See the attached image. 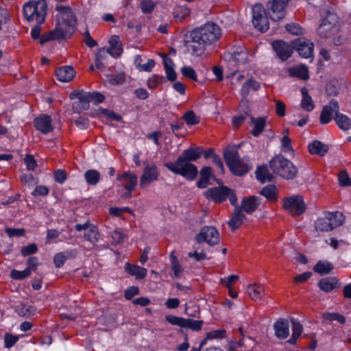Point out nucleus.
Wrapping results in <instances>:
<instances>
[{
	"instance_id": "nucleus-36",
	"label": "nucleus",
	"mask_w": 351,
	"mask_h": 351,
	"mask_svg": "<svg viewBox=\"0 0 351 351\" xmlns=\"http://www.w3.org/2000/svg\"><path fill=\"white\" fill-rule=\"evenodd\" d=\"M256 176L257 180L262 183L271 182L273 180V176L269 172L267 167L265 165L258 167Z\"/></svg>"
},
{
	"instance_id": "nucleus-49",
	"label": "nucleus",
	"mask_w": 351,
	"mask_h": 351,
	"mask_svg": "<svg viewBox=\"0 0 351 351\" xmlns=\"http://www.w3.org/2000/svg\"><path fill=\"white\" fill-rule=\"evenodd\" d=\"M155 7L156 3L152 0H142L141 2V9L144 14L151 13Z\"/></svg>"
},
{
	"instance_id": "nucleus-40",
	"label": "nucleus",
	"mask_w": 351,
	"mask_h": 351,
	"mask_svg": "<svg viewBox=\"0 0 351 351\" xmlns=\"http://www.w3.org/2000/svg\"><path fill=\"white\" fill-rule=\"evenodd\" d=\"M252 123L254 128L252 130V134L254 136H258L264 130L265 126L266 119L265 117L252 118Z\"/></svg>"
},
{
	"instance_id": "nucleus-27",
	"label": "nucleus",
	"mask_w": 351,
	"mask_h": 351,
	"mask_svg": "<svg viewBox=\"0 0 351 351\" xmlns=\"http://www.w3.org/2000/svg\"><path fill=\"white\" fill-rule=\"evenodd\" d=\"M125 269L130 275L134 276L137 280L143 279L147 273V269L130 263L125 265Z\"/></svg>"
},
{
	"instance_id": "nucleus-35",
	"label": "nucleus",
	"mask_w": 351,
	"mask_h": 351,
	"mask_svg": "<svg viewBox=\"0 0 351 351\" xmlns=\"http://www.w3.org/2000/svg\"><path fill=\"white\" fill-rule=\"evenodd\" d=\"M190 12V9L186 5H176L173 10L172 15L177 21H182Z\"/></svg>"
},
{
	"instance_id": "nucleus-42",
	"label": "nucleus",
	"mask_w": 351,
	"mask_h": 351,
	"mask_svg": "<svg viewBox=\"0 0 351 351\" xmlns=\"http://www.w3.org/2000/svg\"><path fill=\"white\" fill-rule=\"evenodd\" d=\"M100 173L95 169H89L84 173L86 182L89 185H96L100 180Z\"/></svg>"
},
{
	"instance_id": "nucleus-30",
	"label": "nucleus",
	"mask_w": 351,
	"mask_h": 351,
	"mask_svg": "<svg viewBox=\"0 0 351 351\" xmlns=\"http://www.w3.org/2000/svg\"><path fill=\"white\" fill-rule=\"evenodd\" d=\"M308 150L311 154L324 156L328 151V146L319 141H314L308 145Z\"/></svg>"
},
{
	"instance_id": "nucleus-38",
	"label": "nucleus",
	"mask_w": 351,
	"mask_h": 351,
	"mask_svg": "<svg viewBox=\"0 0 351 351\" xmlns=\"http://www.w3.org/2000/svg\"><path fill=\"white\" fill-rule=\"evenodd\" d=\"M319 287L322 291L328 292L337 287V280L335 278H325L319 280Z\"/></svg>"
},
{
	"instance_id": "nucleus-64",
	"label": "nucleus",
	"mask_w": 351,
	"mask_h": 351,
	"mask_svg": "<svg viewBox=\"0 0 351 351\" xmlns=\"http://www.w3.org/2000/svg\"><path fill=\"white\" fill-rule=\"evenodd\" d=\"M49 189L43 185H40L36 187V189L32 192V195L34 197L37 196H45L49 194Z\"/></svg>"
},
{
	"instance_id": "nucleus-25",
	"label": "nucleus",
	"mask_w": 351,
	"mask_h": 351,
	"mask_svg": "<svg viewBox=\"0 0 351 351\" xmlns=\"http://www.w3.org/2000/svg\"><path fill=\"white\" fill-rule=\"evenodd\" d=\"M245 218L241 208L239 206H236L232 218L228 222V226L234 230L241 226Z\"/></svg>"
},
{
	"instance_id": "nucleus-19",
	"label": "nucleus",
	"mask_w": 351,
	"mask_h": 351,
	"mask_svg": "<svg viewBox=\"0 0 351 351\" xmlns=\"http://www.w3.org/2000/svg\"><path fill=\"white\" fill-rule=\"evenodd\" d=\"M35 128L41 133L46 134L53 130L51 117L47 114H41L34 119Z\"/></svg>"
},
{
	"instance_id": "nucleus-33",
	"label": "nucleus",
	"mask_w": 351,
	"mask_h": 351,
	"mask_svg": "<svg viewBox=\"0 0 351 351\" xmlns=\"http://www.w3.org/2000/svg\"><path fill=\"white\" fill-rule=\"evenodd\" d=\"M71 98L76 97L79 99L78 106H81V108L86 110L89 107V103L90 102V93L78 92L72 93L71 95Z\"/></svg>"
},
{
	"instance_id": "nucleus-13",
	"label": "nucleus",
	"mask_w": 351,
	"mask_h": 351,
	"mask_svg": "<svg viewBox=\"0 0 351 351\" xmlns=\"http://www.w3.org/2000/svg\"><path fill=\"white\" fill-rule=\"evenodd\" d=\"M293 47L298 52L300 56L304 58L312 57L314 45L305 38H299L293 43Z\"/></svg>"
},
{
	"instance_id": "nucleus-50",
	"label": "nucleus",
	"mask_w": 351,
	"mask_h": 351,
	"mask_svg": "<svg viewBox=\"0 0 351 351\" xmlns=\"http://www.w3.org/2000/svg\"><path fill=\"white\" fill-rule=\"evenodd\" d=\"M30 272L29 269H24L23 271H18L16 269H12L10 271V276L12 279L14 280H23L26 278L30 275Z\"/></svg>"
},
{
	"instance_id": "nucleus-23",
	"label": "nucleus",
	"mask_w": 351,
	"mask_h": 351,
	"mask_svg": "<svg viewBox=\"0 0 351 351\" xmlns=\"http://www.w3.org/2000/svg\"><path fill=\"white\" fill-rule=\"evenodd\" d=\"M203 153V150L200 147H196L194 148H189L185 149L181 156L178 158H181L182 160L190 162L191 161H196L199 159Z\"/></svg>"
},
{
	"instance_id": "nucleus-31",
	"label": "nucleus",
	"mask_w": 351,
	"mask_h": 351,
	"mask_svg": "<svg viewBox=\"0 0 351 351\" xmlns=\"http://www.w3.org/2000/svg\"><path fill=\"white\" fill-rule=\"evenodd\" d=\"M75 256L76 252L75 250L59 252L55 254L53 262L57 267H61L67 259L74 258Z\"/></svg>"
},
{
	"instance_id": "nucleus-12",
	"label": "nucleus",
	"mask_w": 351,
	"mask_h": 351,
	"mask_svg": "<svg viewBox=\"0 0 351 351\" xmlns=\"http://www.w3.org/2000/svg\"><path fill=\"white\" fill-rule=\"evenodd\" d=\"M159 171L157 167L154 164H147L140 178V187L145 188L152 182L157 181L159 177Z\"/></svg>"
},
{
	"instance_id": "nucleus-46",
	"label": "nucleus",
	"mask_w": 351,
	"mask_h": 351,
	"mask_svg": "<svg viewBox=\"0 0 351 351\" xmlns=\"http://www.w3.org/2000/svg\"><path fill=\"white\" fill-rule=\"evenodd\" d=\"M261 194L270 201H274L277 199L276 188L271 184L265 186L261 190Z\"/></svg>"
},
{
	"instance_id": "nucleus-44",
	"label": "nucleus",
	"mask_w": 351,
	"mask_h": 351,
	"mask_svg": "<svg viewBox=\"0 0 351 351\" xmlns=\"http://www.w3.org/2000/svg\"><path fill=\"white\" fill-rule=\"evenodd\" d=\"M171 270L173 272V275L176 278H180L183 272V268L180 265L178 258L174 255L173 252L170 254Z\"/></svg>"
},
{
	"instance_id": "nucleus-4",
	"label": "nucleus",
	"mask_w": 351,
	"mask_h": 351,
	"mask_svg": "<svg viewBox=\"0 0 351 351\" xmlns=\"http://www.w3.org/2000/svg\"><path fill=\"white\" fill-rule=\"evenodd\" d=\"M47 8V5L45 0L29 1L23 5V16L29 22L40 25L45 21Z\"/></svg>"
},
{
	"instance_id": "nucleus-48",
	"label": "nucleus",
	"mask_w": 351,
	"mask_h": 351,
	"mask_svg": "<svg viewBox=\"0 0 351 351\" xmlns=\"http://www.w3.org/2000/svg\"><path fill=\"white\" fill-rule=\"evenodd\" d=\"M16 311L21 316L30 317L35 314L36 308L30 305L21 304L17 307Z\"/></svg>"
},
{
	"instance_id": "nucleus-29",
	"label": "nucleus",
	"mask_w": 351,
	"mask_h": 351,
	"mask_svg": "<svg viewBox=\"0 0 351 351\" xmlns=\"http://www.w3.org/2000/svg\"><path fill=\"white\" fill-rule=\"evenodd\" d=\"M109 44L108 53L114 58L119 57L123 52L119 36H112L109 40Z\"/></svg>"
},
{
	"instance_id": "nucleus-56",
	"label": "nucleus",
	"mask_w": 351,
	"mask_h": 351,
	"mask_svg": "<svg viewBox=\"0 0 351 351\" xmlns=\"http://www.w3.org/2000/svg\"><path fill=\"white\" fill-rule=\"evenodd\" d=\"M291 139L287 134H285L281 141L282 150L285 153H293V149L291 145Z\"/></svg>"
},
{
	"instance_id": "nucleus-37",
	"label": "nucleus",
	"mask_w": 351,
	"mask_h": 351,
	"mask_svg": "<svg viewBox=\"0 0 351 351\" xmlns=\"http://www.w3.org/2000/svg\"><path fill=\"white\" fill-rule=\"evenodd\" d=\"M259 88V82L253 79H250L242 85L241 89V94L243 96V97H246L248 95L250 90L251 89L253 90H257Z\"/></svg>"
},
{
	"instance_id": "nucleus-32",
	"label": "nucleus",
	"mask_w": 351,
	"mask_h": 351,
	"mask_svg": "<svg viewBox=\"0 0 351 351\" xmlns=\"http://www.w3.org/2000/svg\"><path fill=\"white\" fill-rule=\"evenodd\" d=\"M289 73L292 77H296L304 80L309 77L308 68L303 64L290 68Z\"/></svg>"
},
{
	"instance_id": "nucleus-9",
	"label": "nucleus",
	"mask_w": 351,
	"mask_h": 351,
	"mask_svg": "<svg viewBox=\"0 0 351 351\" xmlns=\"http://www.w3.org/2000/svg\"><path fill=\"white\" fill-rule=\"evenodd\" d=\"M195 240L197 243L205 242L213 246L219 243V234L213 226H204L196 235Z\"/></svg>"
},
{
	"instance_id": "nucleus-63",
	"label": "nucleus",
	"mask_w": 351,
	"mask_h": 351,
	"mask_svg": "<svg viewBox=\"0 0 351 351\" xmlns=\"http://www.w3.org/2000/svg\"><path fill=\"white\" fill-rule=\"evenodd\" d=\"M24 162L27 170L34 171L37 166V162L32 155H27L24 159Z\"/></svg>"
},
{
	"instance_id": "nucleus-45",
	"label": "nucleus",
	"mask_w": 351,
	"mask_h": 351,
	"mask_svg": "<svg viewBox=\"0 0 351 351\" xmlns=\"http://www.w3.org/2000/svg\"><path fill=\"white\" fill-rule=\"evenodd\" d=\"M84 238L92 244H96L99 241V232L95 226H92L84 232Z\"/></svg>"
},
{
	"instance_id": "nucleus-60",
	"label": "nucleus",
	"mask_w": 351,
	"mask_h": 351,
	"mask_svg": "<svg viewBox=\"0 0 351 351\" xmlns=\"http://www.w3.org/2000/svg\"><path fill=\"white\" fill-rule=\"evenodd\" d=\"M165 319L171 325L182 327L184 322L183 317H177L173 315H166Z\"/></svg>"
},
{
	"instance_id": "nucleus-10",
	"label": "nucleus",
	"mask_w": 351,
	"mask_h": 351,
	"mask_svg": "<svg viewBox=\"0 0 351 351\" xmlns=\"http://www.w3.org/2000/svg\"><path fill=\"white\" fill-rule=\"evenodd\" d=\"M283 207L292 215H300L306 210V204L300 195H295L284 200Z\"/></svg>"
},
{
	"instance_id": "nucleus-14",
	"label": "nucleus",
	"mask_w": 351,
	"mask_h": 351,
	"mask_svg": "<svg viewBox=\"0 0 351 351\" xmlns=\"http://www.w3.org/2000/svg\"><path fill=\"white\" fill-rule=\"evenodd\" d=\"M230 195V189L227 186H215L207 189L204 195L209 200L221 203L228 198Z\"/></svg>"
},
{
	"instance_id": "nucleus-7",
	"label": "nucleus",
	"mask_w": 351,
	"mask_h": 351,
	"mask_svg": "<svg viewBox=\"0 0 351 351\" xmlns=\"http://www.w3.org/2000/svg\"><path fill=\"white\" fill-rule=\"evenodd\" d=\"M165 167L171 172L180 175L188 180H193L197 175V169L195 165L178 158L174 162H167Z\"/></svg>"
},
{
	"instance_id": "nucleus-3",
	"label": "nucleus",
	"mask_w": 351,
	"mask_h": 351,
	"mask_svg": "<svg viewBox=\"0 0 351 351\" xmlns=\"http://www.w3.org/2000/svg\"><path fill=\"white\" fill-rule=\"evenodd\" d=\"M223 156L230 171L235 176H243L252 169L249 159L245 157L241 158L235 147H227L223 151Z\"/></svg>"
},
{
	"instance_id": "nucleus-21",
	"label": "nucleus",
	"mask_w": 351,
	"mask_h": 351,
	"mask_svg": "<svg viewBox=\"0 0 351 351\" xmlns=\"http://www.w3.org/2000/svg\"><path fill=\"white\" fill-rule=\"evenodd\" d=\"M275 335L278 339H285L289 335V322L285 319H278L274 325Z\"/></svg>"
},
{
	"instance_id": "nucleus-22",
	"label": "nucleus",
	"mask_w": 351,
	"mask_h": 351,
	"mask_svg": "<svg viewBox=\"0 0 351 351\" xmlns=\"http://www.w3.org/2000/svg\"><path fill=\"white\" fill-rule=\"evenodd\" d=\"M259 204L260 201L257 197L250 196L243 198L240 208L247 214H251L256 210Z\"/></svg>"
},
{
	"instance_id": "nucleus-20",
	"label": "nucleus",
	"mask_w": 351,
	"mask_h": 351,
	"mask_svg": "<svg viewBox=\"0 0 351 351\" xmlns=\"http://www.w3.org/2000/svg\"><path fill=\"white\" fill-rule=\"evenodd\" d=\"M117 180L122 182L125 189L134 190L137 184V176L133 173L127 171L120 174Z\"/></svg>"
},
{
	"instance_id": "nucleus-2",
	"label": "nucleus",
	"mask_w": 351,
	"mask_h": 351,
	"mask_svg": "<svg viewBox=\"0 0 351 351\" xmlns=\"http://www.w3.org/2000/svg\"><path fill=\"white\" fill-rule=\"evenodd\" d=\"M221 35V29L214 23H206L192 30L190 40L186 41L188 51L195 56H202L206 47L219 40Z\"/></svg>"
},
{
	"instance_id": "nucleus-61",
	"label": "nucleus",
	"mask_w": 351,
	"mask_h": 351,
	"mask_svg": "<svg viewBox=\"0 0 351 351\" xmlns=\"http://www.w3.org/2000/svg\"><path fill=\"white\" fill-rule=\"evenodd\" d=\"M5 232L10 237H14L24 236L25 231L23 228H6Z\"/></svg>"
},
{
	"instance_id": "nucleus-6",
	"label": "nucleus",
	"mask_w": 351,
	"mask_h": 351,
	"mask_svg": "<svg viewBox=\"0 0 351 351\" xmlns=\"http://www.w3.org/2000/svg\"><path fill=\"white\" fill-rule=\"evenodd\" d=\"M269 166L272 171L287 180L293 179L298 173L296 167L288 159L277 156L270 161Z\"/></svg>"
},
{
	"instance_id": "nucleus-5",
	"label": "nucleus",
	"mask_w": 351,
	"mask_h": 351,
	"mask_svg": "<svg viewBox=\"0 0 351 351\" xmlns=\"http://www.w3.org/2000/svg\"><path fill=\"white\" fill-rule=\"evenodd\" d=\"M343 215L340 212H326L318 217L314 222V229L320 235V233L329 232L341 226L343 222Z\"/></svg>"
},
{
	"instance_id": "nucleus-18",
	"label": "nucleus",
	"mask_w": 351,
	"mask_h": 351,
	"mask_svg": "<svg viewBox=\"0 0 351 351\" xmlns=\"http://www.w3.org/2000/svg\"><path fill=\"white\" fill-rule=\"evenodd\" d=\"M272 47L278 57L283 61L287 60L293 52V47L282 40L273 42Z\"/></svg>"
},
{
	"instance_id": "nucleus-17",
	"label": "nucleus",
	"mask_w": 351,
	"mask_h": 351,
	"mask_svg": "<svg viewBox=\"0 0 351 351\" xmlns=\"http://www.w3.org/2000/svg\"><path fill=\"white\" fill-rule=\"evenodd\" d=\"M289 0H272L269 3L271 19L278 21L285 16V8Z\"/></svg>"
},
{
	"instance_id": "nucleus-41",
	"label": "nucleus",
	"mask_w": 351,
	"mask_h": 351,
	"mask_svg": "<svg viewBox=\"0 0 351 351\" xmlns=\"http://www.w3.org/2000/svg\"><path fill=\"white\" fill-rule=\"evenodd\" d=\"M335 121L338 127L342 130H348L351 128V119L346 115L338 112L335 117Z\"/></svg>"
},
{
	"instance_id": "nucleus-8",
	"label": "nucleus",
	"mask_w": 351,
	"mask_h": 351,
	"mask_svg": "<svg viewBox=\"0 0 351 351\" xmlns=\"http://www.w3.org/2000/svg\"><path fill=\"white\" fill-rule=\"evenodd\" d=\"M339 30V18L335 13L328 12L317 28V34L321 38H330Z\"/></svg>"
},
{
	"instance_id": "nucleus-47",
	"label": "nucleus",
	"mask_w": 351,
	"mask_h": 351,
	"mask_svg": "<svg viewBox=\"0 0 351 351\" xmlns=\"http://www.w3.org/2000/svg\"><path fill=\"white\" fill-rule=\"evenodd\" d=\"M332 269L333 267L330 263L327 261H319L315 265L314 271L323 275L328 274Z\"/></svg>"
},
{
	"instance_id": "nucleus-52",
	"label": "nucleus",
	"mask_w": 351,
	"mask_h": 351,
	"mask_svg": "<svg viewBox=\"0 0 351 351\" xmlns=\"http://www.w3.org/2000/svg\"><path fill=\"white\" fill-rule=\"evenodd\" d=\"M183 119L188 125H195L199 121V118L193 111H187L183 115Z\"/></svg>"
},
{
	"instance_id": "nucleus-54",
	"label": "nucleus",
	"mask_w": 351,
	"mask_h": 351,
	"mask_svg": "<svg viewBox=\"0 0 351 351\" xmlns=\"http://www.w3.org/2000/svg\"><path fill=\"white\" fill-rule=\"evenodd\" d=\"M164 77L157 75H152L147 80V84L149 88H155L160 83H162Z\"/></svg>"
},
{
	"instance_id": "nucleus-15",
	"label": "nucleus",
	"mask_w": 351,
	"mask_h": 351,
	"mask_svg": "<svg viewBox=\"0 0 351 351\" xmlns=\"http://www.w3.org/2000/svg\"><path fill=\"white\" fill-rule=\"evenodd\" d=\"M225 58L237 65L244 64L248 60V53L245 48L237 47L232 51L226 53Z\"/></svg>"
},
{
	"instance_id": "nucleus-55",
	"label": "nucleus",
	"mask_w": 351,
	"mask_h": 351,
	"mask_svg": "<svg viewBox=\"0 0 351 351\" xmlns=\"http://www.w3.org/2000/svg\"><path fill=\"white\" fill-rule=\"evenodd\" d=\"M182 74L193 81H197V74L195 70L191 66H184L180 69Z\"/></svg>"
},
{
	"instance_id": "nucleus-39",
	"label": "nucleus",
	"mask_w": 351,
	"mask_h": 351,
	"mask_svg": "<svg viewBox=\"0 0 351 351\" xmlns=\"http://www.w3.org/2000/svg\"><path fill=\"white\" fill-rule=\"evenodd\" d=\"M291 323H292L293 332H292V336L288 340V342L290 344H295L297 341V339H298V337L301 335V334L302 332L303 327L299 322L296 321L294 319H291Z\"/></svg>"
},
{
	"instance_id": "nucleus-28",
	"label": "nucleus",
	"mask_w": 351,
	"mask_h": 351,
	"mask_svg": "<svg viewBox=\"0 0 351 351\" xmlns=\"http://www.w3.org/2000/svg\"><path fill=\"white\" fill-rule=\"evenodd\" d=\"M247 292L252 300L258 301L263 298L265 294V289L262 285L252 284L247 287Z\"/></svg>"
},
{
	"instance_id": "nucleus-43",
	"label": "nucleus",
	"mask_w": 351,
	"mask_h": 351,
	"mask_svg": "<svg viewBox=\"0 0 351 351\" xmlns=\"http://www.w3.org/2000/svg\"><path fill=\"white\" fill-rule=\"evenodd\" d=\"M204 322L202 320H194L192 319L184 318L182 328L191 329L194 331H199L202 329Z\"/></svg>"
},
{
	"instance_id": "nucleus-51",
	"label": "nucleus",
	"mask_w": 351,
	"mask_h": 351,
	"mask_svg": "<svg viewBox=\"0 0 351 351\" xmlns=\"http://www.w3.org/2000/svg\"><path fill=\"white\" fill-rule=\"evenodd\" d=\"M324 318L325 320H328L330 322L332 321H337L341 324H344L346 322V318L343 315L339 313H328L324 315Z\"/></svg>"
},
{
	"instance_id": "nucleus-57",
	"label": "nucleus",
	"mask_w": 351,
	"mask_h": 351,
	"mask_svg": "<svg viewBox=\"0 0 351 351\" xmlns=\"http://www.w3.org/2000/svg\"><path fill=\"white\" fill-rule=\"evenodd\" d=\"M338 179L341 186H348L351 185V179L346 171H341L339 173Z\"/></svg>"
},
{
	"instance_id": "nucleus-53",
	"label": "nucleus",
	"mask_w": 351,
	"mask_h": 351,
	"mask_svg": "<svg viewBox=\"0 0 351 351\" xmlns=\"http://www.w3.org/2000/svg\"><path fill=\"white\" fill-rule=\"evenodd\" d=\"M108 82L112 85H120L125 82V76L122 73L108 75Z\"/></svg>"
},
{
	"instance_id": "nucleus-34",
	"label": "nucleus",
	"mask_w": 351,
	"mask_h": 351,
	"mask_svg": "<svg viewBox=\"0 0 351 351\" xmlns=\"http://www.w3.org/2000/svg\"><path fill=\"white\" fill-rule=\"evenodd\" d=\"M301 93L302 99L301 101V106L303 109L308 112H311L314 109V104L311 97L308 95V89L305 87L302 88Z\"/></svg>"
},
{
	"instance_id": "nucleus-62",
	"label": "nucleus",
	"mask_w": 351,
	"mask_h": 351,
	"mask_svg": "<svg viewBox=\"0 0 351 351\" xmlns=\"http://www.w3.org/2000/svg\"><path fill=\"white\" fill-rule=\"evenodd\" d=\"M38 251L37 245L34 243L29 244L21 248V253L23 256L35 254Z\"/></svg>"
},
{
	"instance_id": "nucleus-26",
	"label": "nucleus",
	"mask_w": 351,
	"mask_h": 351,
	"mask_svg": "<svg viewBox=\"0 0 351 351\" xmlns=\"http://www.w3.org/2000/svg\"><path fill=\"white\" fill-rule=\"evenodd\" d=\"M162 60L167 80L169 81H175L177 78V74L174 70V63L173 60L165 54L162 55Z\"/></svg>"
},
{
	"instance_id": "nucleus-16",
	"label": "nucleus",
	"mask_w": 351,
	"mask_h": 351,
	"mask_svg": "<svg viewBox=\"0 0 351 351\" xmlns=\"http://www.w3.org/2000/svg\"><path fill=\"white\" fill-rule=\"evenodd\" d=\"M339 106L338 102L332 99L330 101L328 105L324 106L320 115V122L322 124H327L331 121L333 118V115L337 116L339 112Z\"/></svg>"
},
{
	"instance_id": "nucleus-24",
	"label": "nucleus",
	"mask_w": 351,
	"mask_h": 351,
	"mask_svg": "<svg viewBox=\"0 0 351 351\" xmlns=\"http://www.w3.org/2000/svg\"><path fill=\"white\" fill-rule=\"evenodd\" d=\"M58 80L62 82L71 81L75 76V71L70 66H64L59 68L56 72Z\"/></svg>"
},
{
	"instance_id": "nucleus-11",
	"label": "nucleus",
	"mask_w": 351,
	"mask_h": 351,
	"mask_svg": "<svg viewBox=\"0 0 351 351\" xmlns=\"http://www.w3.org/2000/svg\"><path fill=\"white\" fill-rule=\"evenodd\" d=\"M252 23L255 28L265 32L268 28V21L265 16V9L261 4L254 5L252 8Z\"/></svg>"
},
{
	"instance_id": "nucleus-1",
	"label": "nucleus",
	"mask_w": 351,
	"mask_h": 351,
	"mask_svg": "<svg viewBox=\"0 0 351 351\" xmlns=\"http://www.w3.org/2000/svg\"><path fill=\"white\" fill-rule=\"evenodd\" d=\"M56 10L58 12L56 15L55 28L40 37L41 27L37 24L31 30V36L34 39L40 38V43L45 44L53 40H63L69 38L75 32L77 19L71 8L68 6L57 5Z\"/></svg>"
},
{
	"instance_id": "nucleus-58",
	"label": "nucleus",
	"mask_w": 351,
	"mask_h": 351,
	"mask_svg": "<svg viewBox=\"0 0 351 351\" xmlns=\"http://www.w3.org/2000/svg\"><path fill=\"white\" fill-rule=\"evenodd\" d=\"M287 32L294 35H301L303 34V29L299 24L290 23L285 26Z\"/></svg>"
},
{
	"instance_id": "nucleus-59",
	"label": "nucleus",
	"mask_w": 351,
	"mask_h": 351,
	"mask_svg": "<svg viewBox=\"0 0 351 351\" xmlns=\"http://www.w3.org/2000/svg\"><path fill=\"white\" fill-rule=\"evenodd\" d=\"M195 250L188 253V256L194 258L197 261H202L206 258V254L203 251H198V247L194 246Z\"/></svg>"
}]
</instances>
